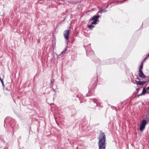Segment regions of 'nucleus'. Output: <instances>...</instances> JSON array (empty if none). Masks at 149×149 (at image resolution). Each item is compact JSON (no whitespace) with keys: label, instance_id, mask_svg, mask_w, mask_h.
<instances>
[{"label":"nucleus","instance_id":"nucleus-22","mask_svg":"<svg viewBox=\"0 0 149 149\" xmlns=\"http://www.w3.org/2000/svg\"><path fill=\"white\" fill-rule=\"evenodd\" d=\"M52 88V89L55 92V93H56V91L55 90V89H54L53 87L52 88Z\"/></svg>","mask_w":149,"mask_h":149},{"label":"nucleus","instance_id":"nucleus-1","mask_svg":"<svg viewBox=\"0 0 149 149\" xmlns=\"http://www.w3.org/2000/svg\"><path fill=\"white\" fill-rule=\"evenodd\" d=\"M98 139L99 149H105L106 144V136L104 133L101 130L100 132Z\"/></svg>","mask_w":149,"mask_h":149},{"label":"nucleus","instance_id":"nucleus-25","mask_svg":"<svg viewBox=\"0 0 149 149\" xmlns=\"http://www.w3.org/2000/svg\"><path fill=\"white\" fill-rule=\"evenodd\" d=\"M96 84H97V83H96V82H95L94 84V85L95 86L96 85Z\"/></svg>","mask_w":149,"mask_h":149},{"label":"nucleus","instance_id":"nucleus-33","mask_svg":"<svg viewBox=\"0 0 149 149\" xmlns=\"http://www.w3.org/2000/svg\"><path fill=\"white\" fill-rule=\"evenodd\" d=\"M148 81V82H149V80H148V81Z\"/></svg>","mask_w":149,"mask_h":149},{"label":"nucleus","instance_id":"nucleus-35","mask_svg":"<svg viewBox=\"0 0 149 149\" xmlns=\"http://www.w3.org/2000/svg\"><path fill=\"white\" fill-rule=\"evenodd\" d=\"M148 77H149V76H148Z\"/></svg>","mask_w":149,"mask_h":149},{"label":"nucleus","instance_id":"nucleus-5","mask_svg":"<svg viewBox=\"0 0 149 149\" xmlns=\"http://www.w3.org/2000/svg\"><path fill=\"white\" fill-rule=\"evenodd\" d=\"M90 47L89 45H88L86 48L85 47L86 51V53L87 56H90L91 55H93L94 54V52L91 49H90L89 50L86 49L87 47Z\"/></svg>","mask_w":149,"mask_h":149},{"label":"nucleus","instance_id":"nucleus-15","mask_svg":"<svg viewBox=\"0 0 149 149\" xmlns=\"http://www.w3.org/2000/svg\"><path fill=\"white\" fill-rule=\"evenodd\" d=\"M143 63L142 62L141 63V64H140V65L139 67V70H142V68H143Z\"/></svg>","mask_w":149,"mask_h":149},{"label":"nucleus","instance_id":"nucleus-3","mask_svg":"<svg viewBox=\"0 0 149 149\" xmlns=\"http://www.w3.org/2000/svg\"><path fill=\"white\" fill-rule=\"evenodd\" d=\"M100 17L99 15H95L92 17H91L90 19V21H93L91 23V24H97L99 22L98 18Z\"/></svg>","mask_w":149,"mask_h":149},{"label":"nucleus","instance_id":"nucleus-23","mask_svg":"<svg viewBox=\"0 0 149 149\" xmlns=\"http://www.w3.org/2000/svg\"><path fill=\"white\" fill-rule=\"evenodd\" d=\"M140 88H138L136 89V90L137 91V93H138L139 91Z\"/></svg>","mask_w":149,"mask_h":149},{"label":"nucleus","instance_id":"nucleus-12","mask_svg":"<svg viewBox=\"0 0 149 149\" xmlns=\"http://www.w3.org/2000/svg\"><path fill=\"white\" fill-rule=\"evenodd\" d=\"M146 92H147V91H146V89L145 88H143L142 92L141 93V94H143V95L145 94Z\"/></svg>","mask_w":149,"mask_h":149},{"label":"nucleus","instance_id":"nucleus-6","mask_svg":"<svg viewBox=\"0 0 149 149\" xmlns=\"http://www.w3.org/2000/svg\"><path fill=\"white\" fill-rule=\"evenodd\" d=\"M70 33L69 30H67L64 32V36L65 38L67 40H68V35Z\"/></svg>","mask_w":149,"mask_h":149},{"label":"nucleus","instance_id":"nucleus-32","mask_svg":"<svg viewBox=\"0 0 149 149\" xmlns=\"http://www.w3.org/2000/svg\"><path fill=\"white\" fill-rule=\"evenodd\" d=\"M115 108V107H113V108Z\"/></svg>","mask_w":149,"mask_h":149},{"label":"nucleus","instance_id":"nucleus-31","mask_svg":"<svg viewBox=\"0 0 149 149\" xmlns=\"http://www.w3.org/2000/svg\"><path fill=\"white\" fill-rule=\"evenodd\" d=\"M39 1H42L43 0H39Z\"/></svg>","mask_w":149,"mask_h":149},{"label":"nucleus","instance_id":"nucleus-9","mask_svg":"<svg viewBox=\"0 0 149 149\" xmlns=\"http://www.w3.org/2000/svg\"><path fill=\"white\" fill-rule=\"evenodd\" d=\"M107 11V10H106L105 9H100L98 11L97 13V14H98L99 13H100L101 14H102L103 13H105Z\"/></svg>","mask_w":149,"mask_h":149},{"label":"nucleus","instance_id":"nucleus-16","mask_svg":"<svg viewBox=\"0 0 149 149\" xmlns=\"http://www.w3.org/2000/svg\"><path fill=\"white\" fill-rule=\"evenodd\" d=\"M135 81L136 82V83H135V82H134L133 83L134 84H136V85H139V84L138 83H139V82L140 81H137V80H135Z\"/></svg>","mask_w":149,"mask_h":149},{"label":"nucleus","instance_id":"nucleus-34","mask_svg":"<svg viewBox=\"0 0 149 149\" xmlns=\"http://www.w3.org/2000/svg\"><path fill=\"white\" fill-rule=\"evenodd\" d=\"M116 111H117V109H116Z\"/></svg>","mask_w":149,"mask_h":149},{"label":"nucleus","instance_id":"nucleus-10","mask_svg":"<svg viewBox=\"0 0 149 149\" xmlns=\"http://www.w3.org/2000/svg\"><path fill=\"white\" fill-rule=\"evenodd\" d=\"M148 82V81H140L139 84V85H143L144 84H146V83Z\"/></svg>","mask_w":149,"mask_h":149},{"label":"nucleus","instance_id":"nucleus-8","mask_svg":"<svg viewBox=\"0 0 149 149\" xmlns=\"http://www.w3.org/2000/svg\"><path fill=\"white\" fill-rule=\"evenodd\" d=\"M91 99L92 100V102L95 103L96 104V105L94 108V109H95V107L97 106V99L95 98H93L92 99Z\"/></svg>","mask_w":149,"mask_h":149},{"label":"nucleus","instance_id":"nucleus-29","mask_svg":"<svg viewBox=\"0 0 149 149\" xmlns=\"http://www.w3.org/2000/svg\"><path fill=\"white\" fill-rule=\"evenodd\" d=\"M108 6V5H107L106 7V8H107Z\"/></svg>","mask_w":149,"mask_h":149},{"label":"nucleus","instance_id":"nucleus-26","mask_svg":"<svg viewBox=\"0 0 149 149\" xmlns=\"http://www.w3.org/2000/svg\"><path fill=\"white\" fill-rule=\"evenodd\" d=\"M89 96V94H88H88H86V96Z\"/></svg>","mask_w":149,"mask_h":149},{"label":"nucleus","instance_id":"nucleus-2","mask_svg":"<svg viewBox=\"0 0 149 149\" xmlns=\"http://www.w3.org/2000/svg\"><path fill=\"white\" fill-rule=\"evenodd\" d=\"M8 123L10 125L11 127L12 128L13 131H16L18 128V124L16 123L15 120L10 117H7L4 120V124Z\"/></svg>","mask_w":149,"mask_h":149},{"label":"nucleus","instance_id":"nucleus-19","mask_svg":"<svg viewBox=\"0 0 149 149\" xmlns=\"http://www.w3.org/2000/svg\"><path fill=\"white\" fill-rule=\"evenodd\" d=\"M136 79L138 80L139 81H140L141 80V79L139 78L137 76V77L136 78Z\"/></svg>","mask_w":149,"mask_h":149},{"label":"nucleus","instance_id":"nucleus-7","mask_svg":"<svg viewBox=\"0 0 149 149\" xmlns=\"http://www.w3.org/2000/svg\"><path fill=\"white\" fill-rule=\"evenodd\" d=\"M139 75L140 77L142 78H144L146 77V76L144 74L142 70H139Z\"/></svg>","mask_w":149,"mask_h":149},{"label":"nucleus","instance_id":"nucleus-24","mask_svg":"<svg viewBox=\"0 0 149 149\" xmlns=\"http://www.w3.org/2000/svg\"><path fill=\"white\" fill-rule=\"evenodd\" d=\"M143 95V94H141V93L140 94H139V95H138V97H139V96L141 95Z\"/></svg>","mask_w":149,"mask_h":149},{"label":"nucleus","instance_id":"nucleus-17","mask_svg":"<svg viewBox=\"0 0 149 149\" xmlns=\"http://www.w3.org/2000/svg\"><path fill=\"white\" fill-rule=\"evenodd\" d=\"M127 0H119V1H118V2H123V1H126Z\"/></svg>","mask_w":149,"mask_h":149},{"label":"nucleus","instance_id":"nucleus-11","mask_svg":"<svg viewBox=\"0 0 149 149\" xmlns=\"http://www.w3.org/2000/svg\"><path fill=\"white\" fill-rule=\"evenodd\" d=\"M54 81H53L52 79L51 80V83L50 84V88H52L53 86V84L54 83Z\"/></svg>","mask_w":149,"mask_h":149},{"label":"nucleus","instance_id":"nucleus-14","mask_svg":"<svg viewBox=\"0 0 149 149\" xmlns=\"http://www.w3.org/2000/svg\"><path fill=\"white\" fill-rule=\"evenodd\" d=\"M67 51V49H66V48L65 49H64V51H62L61 53L59 55V56L60 55H61V54H65L66 52Z\"/></svg>","mask_w":149,"mask_h":149},{"label":"nucleus","instance_id":"nucleus-13","mask_svg":"<svg viewBox=\"0 0 149 149\" xmlns=\"http://www.w3.org/2000/svg\"><path fill=\"white\" fill-rule=\"evenodd\" d=\"M95 27L94 26L92 25V24L90 25H88V27L90 29H92Z\"/></svg>","mask_w":149,"mask_h":149},{"label":"nucleus","instance_id":"nucleus-27","mask_svg":"<svg viewBox=\"0 0 149 149\" xmlns=\"http://www.w3.org/2000/svg\"><path fill=\"white\" fill-rule=\"evenodd\" d=\"M147 57H149V53L147 54Z\"/></svg>","mask_w":149,"mask_h":149},{"label":"nucleus","instance_id":"nucleus-21","mask_svg":"<svg viewBox=\"0 0 149 149\" xmlns=\"http://www.w3.org/2000/svg\"><path fill=\"white\" fill-rule=\"evenodd\" d=\"M1 83L2 84V85L3 86H4V83H3V80H1Z\"/></svg>","mask_w":149,"mask_h":149},{"label":"nucleus","instance_id":"nucleus-30","mask_svg":"<svg viewBox=\"0 0 149 149\" xmlns=\"http://www.w3.org/2000/svg\"><path fill=\"white\" fill-rule=\"evenodd\" d=\"M77 97H79V95H77Z\"/></svg>","mask_w":149,"mask_h":149},{"label":"nucleus","instance_id":"nucleus-20","mask_svg":"<svg viewBox=\"0 0 149 149\" xmlns=\"http://www.w3.org/2000/svg\"><path fill=\"white\" fill-rule=\"evenodd\" d=\"M148 57L147 56L143 59V61H145L146 60Z\"/></svg>","mask_w":149,"mask_h":149},{"label":"nucleus","instance_id":"nucleus-4","mask_svg":"<svg viewBox=\"0 0 149 149\" xmlns=\"http://www.w3.org/2000/svg\"><path fill=\"white\" fill-rule=\"evenodd\" d=\"M147 123V121L146 120H142L141 123L140 127V130L141 131H143L145 128V126Z\"/></svg>","mask_w":149,"mask_h":149},{"label":"nucleus","instance_id":"nucleus-18","mask_svg":"<svg viewBox=\"0 0 149 149\" xmlns=\"http://www.w3.org/2000/svg\"><path fill=\"white\" fill-rule=\"evenodd\" d=\"M146 90H148L147 91V92L149 93V86L147 87V88H146Z\"/></svg>","mask_w":149,"mask_h":149},{"label":"nucleus","instance_id":"nucleus-28","mask_svg":"<svg viewBox=\"0 0 149 149\" xmlns=\"http://www.w3.org/2000/svg\"><path fill=\"white\" fill-rule=\"evenodd\" d=\"M3 79H1V77H0V81H1V80H2Z\"/></svg>","mask_w":149,"mask_h":149}]
</instances>
